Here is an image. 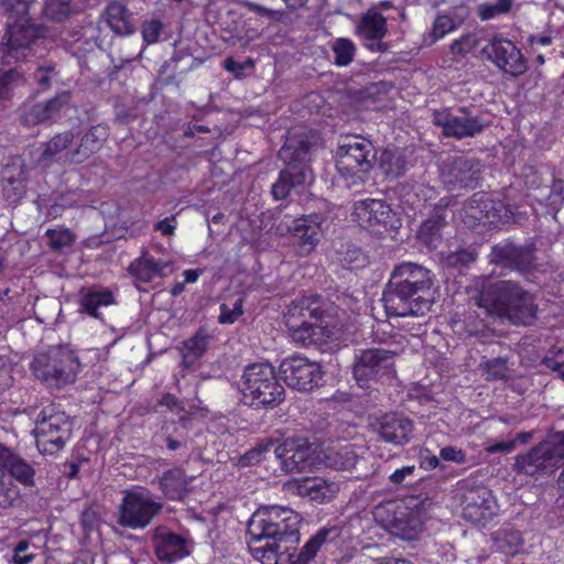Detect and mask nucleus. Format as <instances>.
<instances>
[{
  "mask_svg": "<svg viewBox=\"0 0 564 564\" xmlns=\"http://www.w3.org/2000/svg\"><path fill=\"white\" fill-rule=\"evenodd\" d=\"M482 55L505 74L518 77L528 69L520 48L510 40L494 35L482 47Z\"/></svg>",
  "mask_w": 564,
  "mask_h": 564,
  "instance_id": "13",
  "label": "nucleus"
},
{
  "mask_svg": "<svg viewBox=\"0 0 564 564\" xmlns=\"http://www.w3.org/2000/svg\"><path fill=\"white\" fill-rule=\"evenodd\" d=\"M513 0H497L495 3H480L476 9L477 17L481 21H489L511 11Z\"/></svg>",
  "mask_w": 564,
  "mask_h": 564,
  "instance_id": "49",
  "label": "nucleus"
},
{
  "mask_svg": "<svg viewBox=\"0 0 564 564\" xmlns=\"http://www.w3.org/2000/svg\"><path fill=\"white\" fill-rule=\"evenodd\" d=\"M18 77L19 74L13 69H9L0 74V106L11 99L13 89L12 84Z\"/></svg>",
  "mask_w": 564,
  "mask_h": 564,
  "instance_id": "59",
  "label": "nucleus"
},
{
  "mask_svg": "<svg viewBox=\"0 0 564 564\" xmlns=\"http://www.w3.org/2000/svg\"><path fill=\"white\" fill-rule=\"evenodd\" d=\"M433 122L442 128L446 138H471L482 130L479 119L471 116L466 107H460L454 113L449 108L434 110Z\"/></svg>",
  "mask_w": 564,
  "mask_h": 564,
  "instance_id": "19",
  "label": "nucleus"
},
{
  "mask_svg": "<svg viewBox=\"0 0 564 564\" xmlns=\"http://www.w3.org/2000/svg\"><path fill=\"white\" fill-rule=\"evenodd\" d=\"M302 517L291 508L261 506L247 523V542L251 555L262 564H278L300 541Z\"/></svg>",
  "mask_w": 564,
  "mask_h": 564,
  "instance_id": "1",
  "label": "nucleus"
},
{
  "mask_svg": "<svg viewBox=\"0 0 564 564\" xmlns=\"http://www.w3.org/2000/svg\"><path fill=\"white\" fill-rule=\"evenodd\" d=\"M495 544L498 551L506 555L517 554L523 543L521 533L514 530H506L495 535Z\"/></svg>",
  "mask_w": 564,
  "mask_h": 564,
  "instance_id": "47",
  "label": "nucleus"
},
{
  "mask_svg": "<svg viewBox=\"0 0 564 564\" xmlns=\"http://www.w3.org/2000/svg\"><path fill=\"white\" fill-rule=\"evenodd\" d=\"M152 545L158 560L171 564L188 556L193 542L191 539L173 532L166 525H158L152 531Z\"/></svg>",
  "mask_w": 564,
  "mask_h": 564,
  "instance_id": "22",
  "label": "nucleus"
},
{
  "mask_svg": "<svg viewBox=\"0 0 564 564\" xmlns=\"http://www.w3.org/2000/svg\"><path fill=\"white\" fill-rule=\"evenodd\" d=\"M338 259L345 269L354 270L364 267L366 257L360 248L356 246H346L345 250H339Z\"/></svg>",
  "mask_w": 564,
  "mask_h": 564,
  "instance_id": "55",
  "label": "nucleus"
},
{
  "mask_svg": "<svg viewBox=\"0 0 564 564\" xmlns=\"http://www.w3.org/2000/svg\"><path fill=\"white\" fill-rule=\"evenodd\" d=\"M105 19L111 31L118 35H131L135 31L132 14L120 2H110L105 9Z\"/></svg>",
  "mask_w": 564,
  "mask_h": 564,
  "instance_id": "32",
  "label": "nucleus"
},
{
  "mask_svg": "<svg viewBox=\"0 0 564 564\" xmlns=\"http://www.w3.org/2000/svg\"><path fill=\"white\" fill-rule=\"evenodd\" d=\"M476 304L487 316L516 327H532L539 319L535 295L510 280L484 288L476 297Z\"/></svg>",
  "mask_w": 564,
  "mask_h": 564,
  "instance_id": "2",
  "label": "nucleus"
},
{
  "mask_svg": "<svg viewBox=\"0 0 564 564\" xmlns=\"http://www.w3.org/2000/svg\"><path fill=\"white\" fill-rule=\"evenodd\" d=\"M373 143H344L336 152L337 167L347 174L367 173L377 160Z\"/></svg>",
  "mask_w": 564,
  "mask_h": 564,
  "instance_id": "24",
  "label": "nucleus"
},
{
  "mask_svg": "<svg viewBox=\"0 0 564 564\" xmlns=\"http://www.w3.org/2000/svg\"><path fill=\"white\" fill-rule=\"evenodd\" d=\"M326 466L336 470H350L357 462L358 455L352 445L343 446L336 451H329L325 455Z\"/></svg>",
  "mask_w": 564,
  "mask_h": 564,
  "instance_id": "43",
  "label": "nucleus"
},
{
  "mask_svg": "<svg viewBox=\"0 0 564 564\" xmlns=\"http://www.w3.org/2000/svg\"><path fill=\"white\" fill-rule=\"evenodd\" d=\"M99 517L98 512L93 508L88 507L83 510L80 516V524L84 529L85 534H89L98 525Z\"/></svg>",
  "mask_w": 564,
  "mask_h": 564,
  "instance_id": "64",
  "label": "nucleus"
},
{
  "mask_svg": "<svg viewBox=\"0 0 564 564\" xmlns=\"http://www.w3.org/2000/svg\"><path fill=\"white\" fill-rule=\"evenodd\" d=\"M36 0H2V7L11 22L31 21L30 9Z\"/></svg>",
  "mask_w": 564,
  "mask_h": 564,
  "instance_id": "48",
  "label": "nucleus"
},
{
  "mask_svg": "<svg viewBox=\"0 0 564 564\" xmlns=\"http://www.w3.org/2000/svg\"><path fill=\"white\" fill-rule=\"evenodd\" d=\"M536 248L534 243L516 245L505 240L491 247L489 261L492 264L518 272L527 281L532 282L539 270Z\"/></svg>",
  "mask_w": 564,
  "mask_h": 564,
  "instance_id": "8",
  "label": "nucleus"
},
{
  "mask_svg": "<svg viewBox=\"0 0 564 564\" xmlns=\"http://www.w3.org/2000/svg\"><path fill=\"white\" fill-rule=\"evenodd\" d=\"M45 235L48 239V247L56 252H61L64 248L70 247L75 241L74 234L66 228L47 229Z\"/></svg>",
  "mask_w": 564,
  "mask_h": 564,
  "instance_id": "52",
  "label": "nucleus"
},
{
  "mask_svg": "<svg viewBox=\"0 0 564 564\" xmlns=\"http://www.w3.org/2000/svg\"><path fill=\"white\" fill-rule=\"evenodd\" d=\"M82 143H41V154L35 160L36 163H47L51 161H63L80 163L93 149H85L82 153Z\"/></svg>",
  "mask_w": 564,
  "mask_h": 564,
  "instance_id": "31",
  "label": "nucleus"
},
{
  "mask_svg": "<svg viewBox=\"0 0 564 564\" xmlns=\"http://www.w3.org/2000/svg\"><path fill=\"white\" fill-rule=\"evenodd\" d=\"M455 30L454 20L447 14H440L433 22L431 35L434 41L443 39Z\"/></svg>",
  "mask_w": 564,
  "mask_h": 564,
  "instance_id": "58",
  "label": "nucleus"
},
{
  "mask_svg": "<svg viewBox=\"0 0 564 564\" xmlns=\"http://www.w3.org/2000/svg\"><path fill=\"white\" fill-rule=\"evenodd\" d=\"M140 33L143 46L154 45L170 37L167 24L159 15H151L142 20Z\"/></svg>",
  "mask_w": 564,
  "mask_h": 564,
  "instance_id": "40",
  "label": "nucleus"
},
{
  "mask_svg": "<svg viewBox=\"0 0 564 564\" xmlns=\"http://www.w3.org/2000/svg\"><path fill=\"white\" fill-rule=\"evenodd\" d=\"M280 373L285 384L297 391H312L317 388L324 376L322 366L306 357L292 356L280 365Z\"/></svg>",
  "mask_w": 564,
  "mask_h": 564,
  "instance_id": "12",
  "label": "nucleus"
},
{
  "mask_svg": "<svg viewBox=\"0 0 564 564\" xmlns=\"http://www.w3.org/2000/svg\"><path fill=\"white\" fill-rule=\"evenodd\" d=\"M254 66V61L251 57H248L243 62H238L230 56L224 61V68L227 72L234 74L236 78H242L245 76V70L252 69Z\"/></svg>",
  "mask_w": 564,
  "mask_h": 564,
  "instance_id": "60",
  "label": "nucleus"
},
{
  "mask_svg": "<svg viewBox=\"0 0 564 564\" xmlns=\"http://www.w3.org/2000/svg\"><path fill=\"white\" fill-rule=\"evenodd\" d=\"M321 295H311L292 302L284 315L292 338L303 344L322 345L333 330L325 324L326 310Z\"/></svg>",
  "mask_w": 564,
  "mask_h": 564,
  "instance_id": "3",
  "label": "nucleus"
},
{
  "mask_svg": "<svg viewBox=\"0 0 564 564\" xmlns=\"http://www.w3.org/2000/svg\"><path fill=\"white\" fill-rule=\"evenodd\" d=\"M80 312L108 324L106 314L116 304L113 293L107 288L93 286L80 297Z\"/></svg>",
  "mask_w": 564,
  "mask_h": 564,
  "instance_id": "29",
  "label": "nucleus"
},
{
  "mask_svg": "<svg viewBox=\"0 0 564 564\" xmlns=\"http://www.w3.org/2000/svg\"><path fill=\"white\" fill-rule=\"evenodd\" d=\"M40 36V28L32 21L9 22L4 43L0 44V64L10 65L24 57V51Z\"/></svg>",
  "mask_w": 564,
  "mask_h": 564,
  "instance_id": "16",
  "label": "nucleus"
},
{
  "mask_svg": "<svg viewBox=\"0 0 564 564\" xmlns=\"http://www.w3.org/2000/svg\"><path fill=\"white\" fill-rule=\"evenodd\" d=\"M445 226V219L442 215L435 214L427 218L417 231L419 240L429 249H436L442 241V230Z\"/></svg>",
  "mask_w": 564,
  "mask_h": 564,
  "instance_id": "41",
  "label": "nucleus"
},
{
  "mask_svg": "<svg viewBox=\"0 0 564 564\" xmlns=\"http://www.w3.org/2000/svg\"><path fill=\"white\" fill-rule=\"evenodd\" d=\"M243 299L238 297L232 306H229L227 303H223L219 307L220 314L218 316V323L220 324H232L235 323L243 313Z\"/></svg>",
  "mask_w": 564,
  "mask_h": 564,
  "instance_id": "57",
  "label": "nucleus"
},
{
  "mask_svg": "<svg viewBox=\"0 0 564 564\" xmlns=\"http://www.w3.org/2000/svg\"><path fill=\"white\" fill-rule=\"evenodd\" d=\"M0 466H2L4 475L11 477V480H17L26 487L35 485L34 466L20 454L2 444H0Z\"/></svg>",
  "mask_w": 564,
  "mask_h": 564,
  "instance_id": "27",
  "label": "nucleus"
},
{
  "mask_svg": "<svg viewBox=\"0 0 564 564\" xmlns=\"http://www.w3.org/2000/svg\"><path fill=\"white\" fill-rule=\"evenodd\" d=\"M273 453L286 473H302L315 465V451L307 438L290 437L274 445Z\"/></svg>",
  "mask_w": 564,
  "mask_h": 564,
  "instance_id": "17",
  "label": "nucleus"
},
{
  "mask_svg": "<svg viewBox=\"0 0 564 564\" xmlns=\"http://www.w3.org/2000/svg\"><path fill=\"white\" fill-rule=\"evenodd\" d=\"M463 518L485 525L498 512V505L490 489L485 486H466L462 496Z\"/></svg>",
  "mask_w": 564,
  "mask_h": 564,
  "instance_id": "18",
  "label": "nucleus"
},
{
  "mask_svg": "<svg viewBox=\"0 0 564 564\" xmlns=\"http://www.w3.org/2000/svg\"><path fill=\"white\" fill-rule=\"evenodd\" d=\"M397 352L383 348L360 349L355 354L352 375L360 387L380 376L394 372Z\"/></svg>",
  "mask_w": 564,
  "mask_h": 564,
  "instance_id": "11",
  "label": "nucleus"
},
{
  "mask_svg": "<svg viewBox=\"0 0 564 564\" xmlns=\"http://www.w3.org/2000/svg\"><path fill=\"white\" fill-rule=\"evenodd\" d=\"M210 336L202 329L197 330L194 336L183 343V362L192 366L207 350Z\"/></svg>",
  "mask_w": 564,
  "mask_h": 564,
  "instance_id": "44",
  "label": "nucleus"
},
{
  "mask_svg": "<svg viewBox=\"0 0 564 564\" xmlns=\"http://www.w3.org/2000/svg\"><path fill=\"white\" fill-rule=\"evenodd\" d=\"M354 34L366 48L384 52L387 46L382 40L388 34L387 18L377 8H369L358 18Z\"/></svg>",
  "mask_w": 564,
  "mask_h": 564,
  "instance_id": "23",
  "label": "nucleus"
},
{
  "mask_svg": "<svg viewBox=\"0 0 564 564\" xmlns=\"http://www.w3.org/2000/svg\"><path fill=\"white\" fill-rule=\"evenodd\" d=\"M241 390L243 395L250 397L252 404L257 406H276L285 395L274 368L264 362L252 364L245 369Z\"/></svg>",
  "mask_w": 564,
  "mask_h": 564,
  "instance_id": "7",
  "label": "nucleus"
},
{
  "mask_svg": "<svg viewBox=\"0 0 564 564\" xmlns=\"http://www.w3.org/2000/svg\"><path fill=\"white\" fill-rule=\"evenodd\" d=\"M394 191L404 205H409L413 208L419 206L422 200L420 193L423 192V187L419 183H399Z\"/></svg>",
  "mask_w": 564,
  "mask_h": 564,
  "instance_id": "54",
  "label": "nucleus"
},
{
  "mask_svg": "<svg viewBox=\"0 0 564 564\" xmlns=\"http://www.w3.org/2000/svg\"><path fill=\"white\" fill-rule=\"evenodd\" d=\"M20 501V489L10 476L3 475L0 479V508L14 507Z\"/></svg>",
  "mask_w": 564,
  "mask_h": 564,
  "instance_id": "50",
  "label": "nucleus"
},
{
  "mask_svg": "<svg viewBox=\"0 0 564 564\" xmlns=\"http://www.w3.org/2000/svg\"><path fill=\"white\" fill-rule=\"evenodd\" d=\"M481 164L466 156L448 158L442 164V178L449 191L475 188L480 180Z\"/></svg>",
  "mask_w": 564,
  "mask_h": 564,
  "instance_id": "20",
  "label": "nucleus"
},
{
  "mask_svg": "<svg viewBox=\"0 0 564 564\" xmlns=\"http://www.w3.org/2000/svg\"><path fill=\"white\" fill-rule=\"evenodd\" d=\"M511 215L509 206L486 193L474 194L464 205V223L468 226L506 223Z\"/></svg>",
  "mask_w": 564,
  "mask_h": 564,
  "instance_id": "15",
  "label": "nucleus"
},
{
  "mask_svg": "<svg viewBox=\"0 0 564 564\" xmlns=\"http://www.w3.org/2000/svg\"><path fill=\"white\" fill-rule=\"evenodd\" d=\"M243 7L248 11L253 12L259 17H264V18H267L271 21H275V22L282 21L283 17L285 14L284 10L268 9L261 4H258V3H254L251 1L243 2Z\"/></svg>",
  "mask_w": 564,
  "mask_h": 564,
  "instance_id": "61",
  "label": "nucleus"
},
{
  "mask_svg": "<svg viewBox=\"0 0 564 564\" xmlns=\"http://www.w3.org/2000/svg\"><path fill=\"white\" fill-rule=\"evenodd\" d=\"M76 13L73 0H44L42 14L54 23H63Z\"/></svg>",
  "mask_w": 564,
  "mask_h": 564,
  "instance_id": "42",
  "label": "nucleus"
},
{
  "mask_svg": "<svg viewBox=\"0 0 564 564\" xmlns=\"http://www.w3.org/2000/svg\"><path fill=\"white\" fill-rule=\"evenodd\" d=\"M169 262L155 261L153 258L142 256L129 265V272L141 282H151L156 276H162Z\"/></svg>",
  "mask_w": 564,
  "mask_h": 564,
  "instance_id": "38",
  "label": "nucleus"
},
{
  "mask_svg": "<svg viewBox=\"0 0 564 564\" xmlns=\"http://www.w3.org/2000/svg\"><path fill=\"white\" fill-rule=\"evenodd\" d=\"M26 172L21 159H13L2 170L3 197L10 204L18 203L25 194Z\"/></svg>",
  "mask_w": 564,
  "mask_h": 564,
  "instance_id": "28",
  "label": "nucleus"
},
{
  "mask_svg": "<svg viewBox=\"0 0 564 564\" xmlns=\"http://www.w3.org/2000/svg\"><path fill=\"white\" fill-rule=\"evenodd\" d=\"M307 178V170H289L284 169L280 172L275 183H273L271 193L274 199L286 198L292 189L304 185Z\"/></svg>",
  "mask_w": 564,
  "mask_h": 564,
  "instance_id": "37",
  "label": "nucleus"
},
{
  "mask_svg": "<svg viewBox=\"0 0 564 564\" xmlns=\"http://www.w3.org/2000/svg\"><path fill=\"white\" fill-rule=\"evenodd\" d=\"M73 421L55 405L50 404L41 410L33 434L35 444L41 454L54 455L62 451L70 440Z\"/></svg>",
  "mask_w": 564,
  "mask_h": 564,
  "instance_id": "6",
  "label": "nucleus"
},
{
  "mask_svg": "<svg viewBox=\"0 0 564 564\" xmlns=\"http://www.w3.org/2000/svg\"><path fill=\"white\" fill-rule=\"evenodd\" d=\"M162 509L163 505L149 492L127 491L118 509L117 523L133 530L145 529Z\"/></svg>",
  "mask_w": 564,
  "mask_h": 564,
  "instance_id": "10",
  "label": "nucleus"
},
{
  "mask_svg": "<svg viewBox=\"0 0 564 564\" xmlns=\"http://www.w3.org/2000/svg\"><path fill=\"white\" fill-rule=\"evenodd\" d=\"M378 437L393 446H404L413 437L414 422L401 412H388L371 422Z\"/></svg>",
  "mask_w": 564,
  "mask_h": 564,
  "instance_id": "21",
  "label": "nucleus"
},
{
  "mask_svg": "<svg viewBox=\"0 0 564 564\" xmlns=\"http://www.w3.org/2000/svg\"><path fill=\"white\" fill-rule=\"evenodd\" d=\"M322 223L321 214H310L294 218L292 224L286 226L300 254L307 256L315 249L322 237Z\"/></svg>",
  "mask_w": 564,
  "mask_h": 564,
  "instance_id": "25",
  "label": "nucleus"
},
{
  "mask_svg": "<svg viewBox=\"0 0 564 564\" xmlns=\"http://www.w3.org/2000/svg\"><path fill=\"white\" fill-rule=\"evenodd\" d=\"M564 463V432L551 430L527 454L518 455L514 470L532 477L552 474Z\"/></svg>",
  "mask_w": 564,
  "mask_h": 564,
  "instance_id": "4",
  "label": "nucleus"
},
{
  "mask_svg": "<svg viewBox=\"0 0 564 564\" xmlns=\"http://www.w3.org/2000/svg\"><path fill=\"white\" fill-rule=\"evenodd\" d=\"M79 366L77 356L68 346H56L37 354L32 370L39 380L59 389L75 381Z\"/></svg>",
  "mask_w": 564,
  "mask_h": 564,
  "instance_id": "5",
  "label": "nucleus"
},
{
  "mask_svg": "<svg viewBox=\"0 0 564 564\" xmlns=\"http://www.w3.org/2000/svg\"><path fill=\"white\" fill-rule=\"evenodd\" d=\"M427 293L409 289L391 280L384 286L382 301L388 315L421 316L430 311L432 301Z\"/></svg>",
  "mask_w": 564,
  "mask_h": 564,
  "instance_id": "9",
  "label": "nucleus"
},
{
  "mask_svg": "<svg viewBox=\"0 0 564 564\" xmlns=\"http://www.w3.org/2000/svg\"><path fill=\"white\" fill-rule=\"evenodd\" d=\"M388 511L392 513V518L389 520V523L395 530L405 531L412 512L402 503H390L388 506Z\"/></svg>",
  "mask_w": 564,
  "mask_h": 564,
  "instance_id": "56",
  "label": "nucleus"
},
{
  "mask_svg": "<svg viewBox=\"0 0 564 564\" xmlns=\"http://www.w3.org/2000/svg\"><path fill=\"white\" fill-rule=\"evenodd\" d=\"M188 478L181 468H173L163 473L160 478V488L170 500H182L188 492Z\"/></svg>",
  "mask_w": 564,
  "mask_h": 564,
  "instance_id": "36",
  "label": "nucleus"
},
{
  "mask_svg": "<svg viewBox=\"0 0 564 564\" xmlns=\"http://www.w3.org/2000/svg\"><path fill=\"white\" fill-rule=\"evenodd\" d=\"M389 280L427 294L433 285L431 271L415 262H402L395 265Z\"/></svg>",
  "mask_w": 564,
  "mask_h": 564,
  "instance_id": "26",
  "label": "nucleus"
},
{
  "mask_svg": "<svg viewBox=\"0 0 564 564\" xmlns=\"http://www.w3.org/2000/svg\"><path fill=\"white\" fill-rule=\"evenodd\" d=\"M477 252L474 248H462L454 252H449L443 259V262L448 268L463 269L474 263L477 259Z\"/></svg>",
  "mask_w": 564,
  "mask_h": 564,
  "instance_id": "51",
  "label": "nucleus"
},
{
  "mask_svg": "<svg viewBox=\"0 0 564 564\" xmlns=\"http://www.w3.org/2000/svg\"><path fill=\"white\" fill-rule=\"evenodd\" d=\"M453 329L463 338L486 337L490 330L488 323L476 312L468 313L463 319L455 321Z\"/></svg>",
  "mask_w": 564,
  "mask_h": 564,
  "instance_id": "39",
  "label": "nucleus"
},
{
  "mask_svg": "<svg viewBox=\"0 0 564 564\" xmlns=\"http://www.w3.org/2000/svg\"><path fill=\"white\" fill-rule=\"evenodd\" d=\"M311 143H283L279 150V159L289 170H304L306 167L307 175L312 172L310 167L311 161Z\"/></svg>",
  "mask_w": 564,
  "mask_h": 564,
  "instance_id": "33",
  "label": "nucleus"
},
{
  "mask_svg": "<svg viewBox=\"0 0 564 564\" xmlns=\"http://www.w3.org/2000/svg\"><path fill=\"white\" fill-rule=\"evenodd\" d=\"M474 46V39L471 34H464L458 39L452 41L449 52L453 55H466Z\"/></svg>",
  "mask_w": 564,
  "mask_h": 564,
  "instance_id": "63",
  "label": "nucleus"
},
{
  "mask_svg": "<svg viewBox=\"0 0 564 564\" xmlns=\"http://www.w3.org/2000/svg\"><path fill=\"white\" fill-rule=\"evenodd\" d=\"M338 535L336 528H323L316 532L299 551L289 554L291 564H308L317 554L321 546L326 543L329 535Z\"/></svg>",
  "mask_w": 564,
  "mask_h": 564,
  "instance_id": "34",
  "label": "nucleus"
},
{
  "mask_svg": "<svg viewBox=\"0 0 564 564\" xmlns=\"http://www.w3.org/2000/svg\"><path fill=\"white\" fill-rule=\"evenodd\" d=\"M379 151L380 155H377L376 161L387 175L397 177L405 171L408 164L406 149L401 151L395 143H388Z\"/></svg>",
  "mask_w": 564,
  "mask_h": 564,
  "instance_id": "35",
  "label": "nucleus"
},
{
  "mask_svg": "<svg viewBox=\"0 0 564 564\" xmlns=\"http://www.w3.org/2000/svg\"><path fill=\"white\" fill-rule=\"evenodd\" d=\"M541 365L551 371L558 372L564 368V351L553 348L541 359Z\"/></svg>",
  "mask_w": 564,
  "mask_h": 564,
  "instance_id": "62",
  "label": "nucleus"
},
{
  "mask_svg": "<svg viewBox=\"0 0 564 564\" xmlns=\"http://www.w3.org/2000/svg\"><path fill=\"white\" fill-rule=\"evenodd\" d=\"M356 216L360 225L375 235L394 231L401 226L397 213L382 199L358 202Z\"/></svg>",
  "mask_w": 564,
  "mask_h": 564,
  "instance_id": "14",
  "label": "nucleus"
},
{
  "mask_svg": "<svg viewBox=\"0 0 564 564\" xmlns=\"http://www.w3.org/2000/svg\"><path fill=\"white\" fill-rule=\"evenodd\" d=\"M330 50L334 53V65L345 67L352 63L357 47L352 40L348 37H336L330 43Z\"/></svg>",
  "mask_w": 564,
  "mask_h": 564,
  "instance_id": "45",
  "label": "nucleus"
},
{
  "mask_svg": "<svg viewBox=\"0 0 564 564\" xmlns=\"http://www.w3.org/2000/svg\"><path fill=\"white\" fill-rule=\"evenodd\" d=\"M275 442L268 441L265 444H258L256 447L249 449L238 459L239 467H250L258 465L265 459L267 453L274 448Z\"/></svg>",
  "mask_w": 564,
  "mask_h": 564,
  "instance_id": "53",
  "label": "nucleus"
},
{
  "mask_svg": "<svg viewBox=\"0 0 564 564\" xmlns=\"http://www.w3.org/2000/svg\"><path fill=\"white\" fill-rule=\"evenodd\" d=\"M66 102V96H56L44 104L33 106L29 116L32 118L33 123L46 121L51 119L55 112L59 111Z\"/></svg>",
  "mask_w": 564,
  "mask_h": 564,
  "instance_id": "46",
  "label": "nucleus"
},
{
  "mask_svg": "<svg viewBox=\"0 0 564 564\" xmlns=\"http://www.w3.org/2000/svg\"><path fill=\"white\" fill-rule=\"evenodd\" d=\"M293 487L299 496L307 497L318 503L330 501L339 491L337 482L319 477L303 478L300 481H295Z\"/></svg>",
  "mask_w": 564,
  "mask_h": 564,
  "instance_id": "30",
  "label": "nucleus"
}]
</instances>
